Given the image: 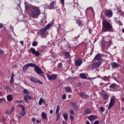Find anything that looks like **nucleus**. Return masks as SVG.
<instances>
[{
	"mask_svg": "<svg viewBox=\"0 0 124 124\" xmlns=\"http://www.w3.org/2000/svg\"><path fill=\"white\" fill-rule=\"evenodd\" d=\"M53 110H50L49 111L50 114H53Z\"/></svg>",
	"mask_w": 124,
	"mask_h": 124,
	"instance_id": "nucleus-61",
	"label": "nucleus"
},
{
	"mask_svg": "<svg viewBox=\"0 0 124 124\" xmlns=\"http://www.w3.org/2000/svg\"><path fill=\"white\" fill-rule=\"evenodd\" d=\"M3 27H4L3 24L0 23V29H2V28H3Z\"/></svg>",
	"mask_w": 124,
	"mask_h": 124,
	"instance_id": "nucleus-52",
	"label": "nucleus"
},
{
	"mask_svg": "<svg viewBox=\"0 0 124 124\" xmlns=\"http://www.w3.org/2000/svg\"><path fill=\"white\" fill-rule=\"evenodd\" d=\"M78 94L81 96V97H89L88 95H86L85 93H83L82 92H80L78 93Z\"/></svg>",
	"mask_w": 124,
	"mask_h": 124,
	"instance_id": "nucleus-25",
	"label": "nucleus"
},
{
	"mask_svg": "<svg viewBox=\"0 0 124 124\" xmlns=\"http://www.w3.org/2000/svg\"><path fill=\"white\" fill-rule=\"evenodd\" d=\"M117 24H118L119 26H123V23L120 20Z\"/></svg>",
	"mask_w": 124,
	"mask_h": 124,
	"instance_id": "nucleus-55",
	"label": "nucleus"
},
{
	"mask_svg": "<svg viewBox=\"0 0 124 124\" xmlns=\"http://www.w3.org/2000/svg\"><path fill=\"white\" fill-rule=\"evenodd\" d=\"M120 21V18H114V22L116 23V24H118L119 22Z\"/></svg>",
	"mask_w": 124,
	"mask_h": 124,
	"instance_id": "nucleus-36",
	"label": "nucleus"
},
{
	"mask_svg": "<svg viewBox=\"0 0 124 124\" xmlns=\"http://www.w3.org/2000/svg\"><path fill=\"white\" fill-rule=\"evenodd\" d=\"M62 99H65L66 98V95L65 94H63L62 96Z\"/></svg>",
	"mask_w": 124,
	"mask_h": 124,
	"instance_id": "nucleus-51",
	"label": "nucleus"
},
{
	"mask_svg": "<svg viewBox=\"0 0 124 124\" xmlns=\"http://www.w3.org/2000/svg\"><path fill=\"white\" fill-rule=\"evenodd\" d=\"M5 113H6V114L7 115H9V111L7 110V111H6Z\"/></svg>",
	"mask_w": 124,
	"mask_h": 124,
	"instance_id": "nucleus-60",
	"label": "nucleus"
},
{
	"mask_svg": "<svg viewBox=\"0 0 124 124\" xmlns=\"http://www.w3.org/2000/svg\"><path fill=\"white\" fill-rule=\"evenodd\" d=\"M64 55L67 58H70V54H69V52L66 51L64 53Z\"/></svg>",
	"mask_w": 124,
	"mask_h": 124,
	"instance_id": "nucleus-33",
	"label": "nucleus"
},
{
	"mask_svg": "<svg viewBox=\"0 0 124 124\" xmlns=\"http://www.w3.org/2000/svg\"><path fill=\"white\" fill-rule=\"evenodd\" d=\"M4 101H6L5 98H0V104L2 103V102H3Z\"/></svg>",
	"mask_w": 124,
	"mask_h": 124,
	"instance_id": "nucleus-40",
	"label": "nucleus"
},
{
	"mask_svg": "<svg viewBox=\"0 0 124 124\" xmlns=\"http://www.w3.org/2000/svg\"><path fill=\"white\" fill-rule=\"evenodd\" d=\"M70 113L71 115H73V116H75V113H74V110L73 109H71L70 110Z\"/></svg>",
	"mask_w": 124,
	"mask_h": 124,
	"instance_id": "nucleus-42",
	"label": "nucleus"
},
{
	"mask_svg": "<svg viewBox=\"0 0 124 124\" xmlns=\"http://www.w3.org/2000/svg\"><path fill=\"white\" fill-rule=\"evenodd\" d=\"M71 104L72 105L73 107L74 108L76 111H78L79 110V107L77 105V103H76V102L71 103Z\"/></svg>",
	"mask_w": 124,
	"mask_h": 124,
	"instance_id": "nucleus-18",
	"label": "nucleus"
},
{
	"mask_svg": "<svg viewBox=\"0 0 124 124\" xmlns=\"http://www.w3.org/2000/svg\"><path fill=\"white\" fill-rule=\"evenodd\" d=\"M23 98L25 100L26 102L28 103V99H29L28 95H26Z\"/></svg>",
	"mask_w": 124,
	"mask_h": 124,
	"instance_id": "nucleus-41",
	"label": "nucleus"
},
{
	"mask_svg": "<svg viewBox=\"0 0 124 124\" xmlns=\"http://www.w3.org/2000/svg\"><path fill=\"white\" fill-rule=\"evenodd\" d=\"M71 120H73V116L71 115L70 117Z\"/></svg>",
	"mask_w": 124,
	"mask_h": 124,
	"instance_id": "nucleus-62",
	"label": "nucleus"
},
{
	"mask_svg": "<svg viewBox=\"0 0 124 124\" xmlns=\"http://www.w3.org/2000/svg\"><path fill=\"white\" fill-rule=\"evenodd\" d=\"M5 90H6V91H11V89H10V88H9V87H8V86H6V87Z\"/></svg>",
	"mask_w": 124,
	"mask_h": 124,
	"instance_id": "nucleus-49",
	"label": "nucleus"
},
{
	"mask_svg": "<svg viewBox=\"0 0 124 124\" xmlns=\"http://www.w3.org/2000/svg\"><path fill=\"white\" fill-rule=\"evenodd\" d=\"M106 17L111 18L113 16V12L111 10H106L105 12Z\"/></svg>",
	"mask_w": 124,
	"mask_h": 124,
	"instance_id": "nucleus-7",
	"label": "nucleus"
},
{
	"mask_svg": "<svg viewBox=\"0 0 124 124\" xmlns=\"http://www.w3.org/2000/svg\"><path fill=\"white\" fill-rule=\"evenodd\" d=\"M88 119L89 121H90L91 122H93V121H94V120H96V119H97V117L92 115L89 116Z\"/></svg>",
	"mask_w": 124,
	"mask_h": 124,
	"instance_id": "nucleus-17",
	"label": "nucleus"
},
{
	"mask_svg": "<svg viewBox=\"0 0 124 124\" xmlns=\"http://www.w3.org/2000/svg\"><path fill=\"white\" fill-rule=\"evenodd\" d=\"M56 2L55 1H52L51 2V3L49 4V5L47 6V8L48 9H53L54 8V6H55V3Z\"/></svg>",
	"mask_w": 124,
	"mask_h": 124,
	"instance_id": "nucleus-16",
	"label": "nucleus"
},
{
	"mask_svg": "<svg viewBox=\"0 0 124 124\" xmlns=\"http://www.w3.org/2000/svg\"><path fill=\"white\" fill-rule=\"evenodd\" d=\"M121 101H124V97H122Z\"/></svg>",
	"mask_w": 124,
	"mask_h": 124,
	"instance_id": "nucleus-63",
	"label": "nucleus"
},
{
	"mask_svg": "<svg viewBox=\"0 0 124 124\" xmlns=\"http://www.w3.org/2000/svg\"><path fill=\"white\" fill-rule=\"evenodd\" d=\"M82 63H83V60H82V59H76L75 61V64L76 66H78V67L80 66V65H81Z\"/></svg>",
	"mask_w": 124,
	"mask_h": 124,
	"instance_id": "nucleus-9",
	"label": "nucleus"
},
{
	"mask_svg": "<svg viewBox=\"0 0 124 124\" xmlns=\"http://www.w3.org/2000/svg\"><path fill=\"white\" fill-rule=\"evenodd\" d=\"M28 97V99L30 100V99H32V98H31V97L29 95H27Z\"/></svg>",
	"mask_w": 124,
	"mask_h": 124,
	"instance_id": "nucleus-56",
	"label": "nucleus"
},
{
	"mask_svg": "<svg viewBox=\"0 0 124 124\" xmlns=\"http://www.w3.org/2000/svg\"><path fill=\"white\" fill-rule=\"evenodd\" d=\"M35 6L31 5V4H30L29 3L27 2H25V10H27V11H29V10H30L31 9H32L33 7H34Z\"/></svg>",
	"mask_w": 124,
	"mask_h": 124,
	"instance_id": "nucleus-8",
	"label": "nucleus"
},
{
	"mask_svg": "<svg viewBox=\"0 0 124 124\" xmlns=\"http://www.w3.org/2000/svg\"><path fill=\"white\" fill-rule=\"evenodd\" d=\"M92 113V110L90 108H86L85 109L84 115H88V114H91Z\"/></svg>",
	"mask_w": 124,
	"mask_h": 124,
	"instance_id": "nucleus-21",
	"label": "nucleus"
},
{
	"mask_svg": "<svg viewBox=\"0 0 124 124\" xmlns=\"http://www.w3.org/2000/svg\"><path fill=\"white\" fill-rule=\"evenodd\" d=\"M79 77L81 79H87V76L85 74L81 73L79 74Z\"/></svg>",
	"mask_w": 124,
	"mask_h": 124,
	"instance_id": "nucleus-27",
	"label": "nucleus"
},
{
	"mask_svg": "<svg viewBox=\"0 0 124 124\" xmlns=\"http://www.w3.org/2000/svg\"><path fill=\"white\" fill-rule=\"evenodd\" d=\"M56 115V121H58L60 119H61V114L60 113L55 114Z\"/></svg>",
	"mask_w": 124,
	"mask_h": 124,
	"instance_id": "nucleus-32",
	"label": "nucleus"
},
{
	"mask_svg": "<svg viewBox=\"0 0 124 124\" xmlns=\"http://www.w3.org/2000/svg\"><path fill=\"white\" fill-rule=\"evenodd\" d=\"M4 54V52H3V50L0 49V55L2 56Z\"/></svg>",
	"mask_w": 124,
	"mask_h": 124,
	"instance_id": "nucleus-45",
	"label": "nucleus"
},
{
	"mask_svg": "<svg viewBox=\"0 0 124 124\" xmlns=\"http://www.w3.org/2000/svg\"><path fill=\"white\" fill-rule=\"evenodd\" d=\"M118 14L120 15V16H124V12L121 11V10H118Z\"/></svg>",
	"mask_w": 124,
	"mask_h": 124,
	"instance_id": "nucleus-39",
	"label": "nucleus"
},
{
	"mask_svg": "<svg viewBox=\"0 0 124 124\" xmlns=\"http://www.w3.org/2000/svg\"><path fill=\"white\" fill-rule=\"evenodd\" d=\"M86 124H90V122L87 121L86 122Z\"/></svg>",
	"mask_w": 124,
	"mask_h": 124,
	"instance_id": "nucleus-64",
	"label": "nucleus"
},
{
	"mask_svg": "<svg viewBox=\"0 0 124 124\" xmlns=\"http://www.w3.org/2000/svg\"><path fill=\"white\" fill-rule=\"evenodd\" d=\"M101 45L102 46V50H103V48L105 47V46L103 45V43H101Z\"/></svg>",
	"mask_w": 124,
	"mask_h": 124,
	"instance_id": "nucleus-50",
	"label": "nucleus"
},
{
	"mask_svg": "<svg viewBox=\"0 0 124 124\" xmlns=\"http://www.w3.org/2000/svg\"><path fill=\"white\" fill-rule=\"evenodd\" d=\"M20 43L21 45H24V41H20Z\"/></svg>",
	"mask_w": 124,
	"mask_h": 124,
	"instance_id": "nucleus-58",
	"label": "nucleus"
},
{
	"mask_svg": "<svg viewBox=\"0 0 124 124\" xmlns=\"http://www.w3.org/2000/svg\"><path fill=\"white\" fill-rule=\"evenodd\" d=\"M30 51H31V53L33 55H34L36 57H39V55H40V53L38 51H36L35 48L31 47L30 48Z\"/></svg>",
	"mask_w": 124,
	"mask_h": 124,
	"instance_id": "nucleus-6",
	"label": "nucleus"
},
{
	"mask_svg": "<svg viewBox=\"0 0 124 124\" xmlns=\"http://www.w3.org/2000/svg\"><path fill=\"white\" fill-rule=\"evenodd\" d=\"M12 110L9 111V115H11L12 114Z\"/></svg>",
	"mask_w": 124,
	"mask_h": 124,
	"instance_id": "nucleus-59",
	"label": "nucleus"
},
{
	"mask_svg": "<svg viewBox=\"0 0 124 124\" xmlns=\"http://www.w3.org/2000/svg\"><path fill=\"white\" fill-rule=\"evenodd\" d=\"M43 102H44V100L42 97H41L38 102L39 105H42V104L43 103Z\"/></svg>",
	"mask_w": 124,
	"mask_h": 124,
	"instance_id": "nucleus-29",
	"label": "nucleus"
},
{
	"mask_svg": "<svg viewBox=\"0 0 124 124\" xmlns=\"http://www.w3.org/2000/svg\"><path fill=\"white\" fill-rule=\"evenodd\" d=\"M47 77L50 81H54L57 79V75L53 74V75H47Z\"/></svg>",
	"mask_w": 124,
	"mask_h": 124,
	"instance_id": "nucleus-12",
	"label": "nucleus"
},
{
	"mask_svg": "<svg viewBox=\"0 0 124 124\" xmlns=\"http://www.w3.org/2000/svg\"><path fill=\"white\" fill-rule=\"evenodd\" d=\"M52 26L51 23L48 24L46 25L44 29H42L41 31L39 32V34L41 35L42 38H44V36L46 35H48V32H47V30Z\"/></svg>",
	"mask_w": 124,
	"mask_h": 124,
	"instance_id": "nucleus-3",
	"label": "nucleus"
},
{
	"mask_svg": "<svg viewBox=\"0 0 124 124\" xmlns=\"http://www.w3.org/2000/svg\"><path fill=\"white\" fill-rule=\"evenodd\" d=\"M18 106L19 107H21L22 109V112L20 113V115L21 116H22V117H24V116L26 115V108H25V107L22 105H19Z\"/></svg>",
	"mask_w": 124,
	"mask_h": 124,
	"instance_id": "nucleus-13",
	"label": "nucleus"
},
{
	"mask_svg": "<svg viewBox=\"0 0 124 124\" xmlns=\"http://www.w3.org/2000/svg\"><path fill=\"white\" fill-rule=\"evenodd\" d=\"M7 100L9 102H11L13 100V96L12 94H9L7 96Z\"/></svg>",
	"mask_w": 124,
	"mask_h": 124,
	"instance_id": "nucleus-19",
	"label": "nucleus"
},
{
	"mask_svg": "<svg viewBox=\"0 0 124 124\" xmlns=\"http://www.w3.org/2000/svg\"><path fill=\"white\" fill-rule=\"evenodd\" d=\"M38 44V43L37 42L34 41L32 43V46H34V47H36L37 46V45Z\"/></svg>",
	"mask_w": 124,
	"mask_h": 124,
	"instance_id": "nucleus-37",
	"label": "nucleus"
},
{
	"mask_svg": "<svg viewBox=\"0 0 124 124\" xmlns=\"http://www.w3.org/2000/svg\"><path fill=\"white\" fill-rule=\"evenodd\" d=\"M103 57V54L98 53L94 58L95 61H98L99 62H101V58Z\"/></svg>",
	"mask_w": 124,
	"mask_h": 124,
	"instance_id": "nucleus-14",
	"label": "nucleus"
},
{
	"mask_svg": "<svg viewBox=\"0 0 124 124\" xmlns=\"http://www.w3.org/2000/svg\"><path fill=\"white\" fill-rule=\"evenodd\" d=\"M60 1L62 5H64V0H60Z\"/></svg>",
	"mask_w": 124,
	"mask_h": 124,
	"instance_id": "nucleus-44",
	"label": "nucleus"
},
{
	"mask_svg": "<svg viewBox=\"0 0 124 124\" xmlns=\"http://www.w3.org/2000/svg\"><path fill=\"white\" fill-rule=\"evenodd\" d=\"M103 32H107V31H114L113 26L109 23L107 21L104 20L102 22V30Z\"/></svg>",
	"mask_w": 124,
	"mask_h": 124,
	"instance_id": "nucleus-1",
	"label": "nucleus"
},
{
	"mask_svg": "<svg viewBox=\"0 0 124 124\" xmlns=\"http://www.w3.org/2000/svg\"><path fill=\"white\" fill-rule=\"evenodd\" d=\"M41 116L43 120H47V115L46 113L44 112H42Z\"/></svg>",
	"mask_w": 124,
	"mask_h": 124,
	"instance_id": "nucleus-22",
	"label": "nucleus"
},
{
	"mask_svg": "<svg viewBox=\"0 0 124 124\" xmlns=\"http://www.w3.org/2000/svg\"><path fill=\"white\" fill-rule=\"evenodd\" d=\"M14 80V74L13 73H12L11 76V78L10 80V84H12L13 83V81Z\"/></svg>",
	"mask_w": 124,
	"mask_h": 124,
	"instance_id": "nucleus-26",
	"label": "nucleus"
},
{
	"mask_svg": "<svg viewBox=\"0 0 124 124\" xmlns=\"http://www.w3.org/2000/svg\"><path fill=\"white\" fill-rule=\"evenodd\" d=\"M16 102L17 103H23V100L18 101Z\"/></svg>",
	"mask_w": 124,
	"mask_h": 124,
	"instance_id": "nucleus-57",
	"label": "nucleus"
},
{
	"mask_svg": "<svg viewBox=\"0 0 124 124\" xmlns=\"http://www.w3.org/2000/svg\"><path fill=\"white\" fill-rule=\"evenodd\" d=\"M37 83H38L39 84H40L41 85H42L43 83L42 81L40 80H37Z\"/></svg>",
	"mask_w": 124,
	"mask_h": 124,
	"instance_id": "nucleus-47",
	"label": "nucleus"
},
{
	"mask_svg": "<svg viewBox=\"0 0 124 124\" xmlns=\"http://www.w3.org/2000/svg\"><path fill=\"white\" fill-rule=\"evenodd\" d=\"M35 121H36V119H35V118H32L31 121H32L33 123H34V122H35Z\"/></svg>",
	"mask_w": 124,
	"mask_h": 124,
	"instance_id": "nucleus-53",
	"label": "nucleus"
},
{
	"mask_svg": "<svg viewBox=\"0 0 124 124\" xmlns=\"http://www.w3.org/2000/svg\"><path fill=\"white\" fill-rule=\"evenodd\" d=\"M116 102V97L115 96H112L109 102V104L108 107V110H110L114 105H115V103Z\"/></svg>",
	"mask_w": 124,
	"mask_h": 124,
	"instance_id": "nucleus-5",
	"label": "nucleus"
},
{
	"mask_svg": "<svg viewBox=\"0 0 124 124\" xmlns=\"http://www.w3.org/2000/svg\"><path fill=\"white\" fill-rule=\"evenodd\" d=\"M117 86V84L116 83H112L109 86V89L110 91H114L115 88Z\"/></svg>",
	"mask_w": 124,
	"mask_h": 124,
	"instance_id": "nucleus-20",
	"label": "nucleus"
},
{
	"mask_svg": "<svg viewBox=\"0 0 124 124\" xmlns=\"http://www.w3.org/2000/svg\"><path fill=\"white\" fill-rule=\"evenodd\" d=\"M101 65V62H94L92 64V67L93 69H94V68H98L99 66Z\"/></svg>",
	"mask_w": 124,
	"mask_h": 124,
	"instance_id": "nucleus-10",
	"label": "nucleus"
},
{
	"mask_svg": "<svg viewBox=\"0 0 124 124\" xmlns=\"http://www.w3.org/2000/svg\"><path fill=\"white\" fill-rule=\"evenodd\" d=\"M33 64V63H29L25 64L23 67V71L26 72L28 70V67H32Z\"/></svg>",
	"mask_w": 124,
	"mask_h": 124,
	"instance_id": "nucleus-11",
	"label": "nucleus"
},
{
	"mask_svg": "<svg viewBox=\"0 0 124 124\" xmlns=\"http://www.w3.org/2000/svg\"><path fill=\"white\" fill-rule=\"evenodd\" d=\"M109 98V95L107 93H104L103 94V99L104 100H107Z\"/></svg>",
	"mask_w": 124,
	"mask_h": 124,
	"instance_id": "nucleus-23",
	"label": "nucleus"
},
{
	"mask_svg": "<svg viewBox=\"0 0 124 124\" xmlns=\"http://www.w3.org/2000/svg\"><path fill=\"white\" fill-rule=\"evenodd\" d=\"M63 117L65 120L67 121V120H68V115H67V113H63Z\"/></svg>",
	"mask_w": 124,
	"mask_h": 124,
	"instance_id": "nucleus-28",
	"label": "nucleus"
},
{
	"mask_svg": "<svg viewBox=\"0 0 124 124\" xmlns=\"http://www.w3.org/2000/svg\"><path fill=\"white\" fill-rule=\"evenodd\" d=\"M59 111H60V105H58L57 106V108H56L55 114H57L59 113Z\"/></svg>",
	"mask_w": 124,
	"mask_h": 124,
	"instance_id": "nucleus-34",
	"label": "nucleus"
},
{
	"mask_svg": "<svg viewBox=\"0 0 124 124\" xmlns=\"http://www.w3.org/2000/svg\"><path fill=\"white\" fill-rule=\"evenodd\" d=\"M65 90L68 93H72V90H71V88H70V87H65Z\"/></svg>",
	"mask_w": 124,
	"mask_h": 124,
	"instance_id": "nucleus-30",
	"label": "nucleus"
},
{
	"mask_svg": "<svg viewBox=\"0 0 124 124\" xmlns=\"http://www.w3.org/2000/svg\"><path fill=\"white\" fill-rule=\"evenodd\" d=\"M40 14H41V11L39 7L35 6V7H32L31 13L32 18H38Z\"/></svg>",
	"mask_w": 124,
	"mask_h": 124,
	"instance_id": "nucleus-2",
	"label": "nucleus"
},
{
	"mask_svg": "<svg viewBox=\"0 0 124 124\" xmlns=\"http://www.w3.org/2000/svg\"><path fill=\"white\" fill-rule=\"evenodd\" d=\"M110 65L113 68H118L121 65L116 62H112L110 63Z\"/></svg>",
	"mask_w": 124,
	"mask_h": 124,
	"instance_id": "nucleus-15",
	"label": "nucleus"
},
{
	"mask_svg": "<svg viewBox=\"0 0 124 124\" xmlns=\"http://www.w3.org/2000/svg\"><path fill=\"white\" fill-rule=\"evenodd\" d=\"M58 66L59 67H60V68H62V63H59L58 64Z\"/></svg>",
	"mask_w": 124,
	"mask_h": 124,
	"instance_id": "nucleus-46",
	"label": "nucleus"
},
{
	"mask_svg": "<svg viewBox=\"0 0 124 124\" xmlns=\"http://www.w3.org/2000/svg\"><path fill=\"white\" fill-rule=\"evenodd\" d=\"M46 19H47V17L46 16H45L41 20V23H43V22H46Z\"/></svg>",
	"mask_w": 124,
	"mask_h": 124,
	"instance_id": "nucleus-38",
	"label": "nucleus"
},
{
	"mask_svg": "<svg viewBox=\"0 0 124 124\" xmlns=\"http://www.w3.org/2000/svg\"><path fill=\"white\" fill-rule=\"evenodd\" d=\"M94 124H99V121L98 120L95 121Z\"/></svg>",
	"mask_w": 124,
	"mask_h": 124,
	"instance_id": "nucleus-54",
	"label": "nucleus"
},
{
	"mask_svg": "<svg viewBox=\"0 0 124 124\" xmlns=\"http://www.w3.org/2000/svg\"><path fill=\"white\" fill-rule=\"evenodd\" d=\"M30 81H31V82H33V83H34L35 84L37 83V79H36L35 78L31 77L30 78Z\"/></svg>",
	"mask_w": 124,
	"mask_h": 124,
	"instance_id": "nucleus-24",
	"label": "nucleus"
},
{
	"mask_svg": "<svg viewBox=\"0 0 124 124\" xmlns=\"http://www.w3.org/2000/svg\"><path fill=\"white\" fill-rule=\"evenodd\" d=\"M104 110H105V108H103V107H102L100 108V110L101 112H102V113H103V112H104Z\"/></svg>",
	"mask_w": 124,
	"mask_h": 124,
	"instance_id": "nucleus-43",
	"label": "nucleus"
},
{
	"mask_svg": "<svg viewBox=\"0 0 124 124\" xmlns=\"http://www.w3.org/2000/svg\"><path fill=\"white\" fill-rule=\"evenodd\" d=\"M23 92L24 93H29V91H28V90L27 89H24Z\"/></svg>",
	"mask_w": 124,
	"mask_h": 124,
	"instance_id": "nucleus-48",
	"label": "nucleus"
},
{
	"mask_svg": "<svg viewBox=\"0 0 124 124\" xmlns=\"http://www.w3.org/2000/svg\"><path fill=\"white\" fill-rule=\"evenodd\" d=\"M77 24H78V26H82V20H81V19H77Z\"/></svg>",
	"mask_w": 124,
	"mask_h": 124,
	"instance_id": "nucleus-31",
	"label": "nucleus"
},
{
	"mask_svg": "<svg viewBox=\"0 0 124 124\" xmlns=\"http://www.w3.org/2000/svg\"><path fill=\"white\" fill-rule=\"evenodd\" d=\"M32 67H34V71L38 75H40L41 74H44V72L42 71L41 68L38 67V66H37L36 64L33 63V66H32Z\"/></svg>",
	"mask_w": 124,
	"mask_h": 124,
	"instance_id": "nucleus-4",
	"label": "nucleus"
},
{
	"mask_svg": "<svg viewBox=\"0 0 124 124\" xmlns=\"http://www.w3.org/2000/svg\"><path fill=\"white\" fill-rule=\"evenodd\" d=\"M101 79H102L103 80V81H108V77L105 76V77H103L102 78H101Z\"/></svg>",
	"mask_w": 124,
	"mask_h": 124,
	"instance_id": "nucleus-35",
	"label": "nucleus"
}]
</instances>
